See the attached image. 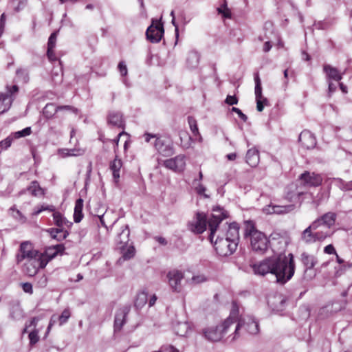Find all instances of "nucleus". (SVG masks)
Here are the masks:
<instances>
[{"label":"nucleus","instance_id":"6e6d98bb","mask_svg":"<svg viewBox=\"0 0 352 352\" xmlns=\"http://www.w3.org/2000/svg\"><path fill=\"white\" fill-rule=\"evenodd\" d=\"M232 111L235 112L238 114L239 117L243 121L246 122L248 120V116L244 114L241 109L236 107H232Z\"/></svg>","mask_w":352,"mask_h":352},{"label":"nucleus","instance_id":"c85d7f7f","mask_svg":"<svg viewBox=\"0 0 352 352\" xmlns=\"http://www.w3.org/2000/svg\"><path fill=\"white\" fill-rule=\"evenodd\" d=\"M122 166V161L116 155L115 159L109 164V168L112 171L113 177L116 182H118L120 175V169Z\"/></svg>","mask_w":352,"mask_h":352},{"label":"nucleus","instance_id":"b1692460","mask_svg":"<svg viewBox=\"0 0 352 352\" xmlns=\"http://www.w3.org/2000/svg\"><path fill=\"white\" fill-rule=\"evenodd\" d=\"M298 141L301 143L302 146L307 149L314 148L316 145L315 136L309 131L307 130L300 133Z\"/></svg>","mask_w":352,"mask_h":352},{"label":"nucleus","instance_id":"0e129e2a","mask_svg":"<svg viewBox=\"0 0 352 352\" xmlns=\"http://www.w3.org/2000/svg\"><path fill=\"white\" fill-rule=\"evenodd\" d=\"M320 226H323L322 224L321 219L320 218L315 220L309 226V227L314 230H316L318 228H319Z\"/></svg>","mask_w":352,"mask_h":352},{"label":"nucleus","instance_id":"4c0bfd02","mask_svg":"<svg viewBox=\"0 0 352 352\" xmlns=\"http://www.w3.org/2000/svg\"><path fill=\"white\" fill-rule=\"evenodd\" d=\"M120 250L122 254V257L124 261L131 259L135 255V250L134 247L131 245H128L126 247L123 248V249Z\"/></svg>","mask_w":352,"mask_h":352},{"label":"nucleus","instance_id":"1a4fd4ad","mask_svg":"<svg viewBox=\"0 0 352 352\" xmlns=\"http://www.w3.org/2000/svg\"><path fill=\"white\" fill-rule=\"evenodd\" d=\"M41 256V252L38 250H34L32 244L28 241H24L21 243L19 253L16 254V261L18 263L23 260L33 259Z\"/></svg>","mask_w":352,"mask_h":352},{"label":"nucleus","instance_id":"338daca9","mask_svg":"<svg viewBox=\"0 0 352 352\" xmlns=\"http://www.w3.org/2000/svg\"><path fill=\"white\" fill-rule=\"evenodd\" d=\"M324 252L327 254H332L336 253V250L333 245L329 244L324 248Z\"/></svg>","mask_w":352,"mask_h":352},{"label":"nucleus","instance_id":"e2e57ef3","mask_svg":"<svg viewBox=\"0 0 352 352\" xmlns=\"http://www.w3.org/2000/svg\"><path fill=\"white\" fill-rule=\"evenodd\" d=\"M22 288L25 293L32 294V285L30 283H25L22 284Z\"/></svg>","mask_w":352,"mask_h":352},{"label":"nucleus","instance_id":"09e8293b","mask_svg":"<svg viewBox=\"0 0 352 352\" xmlns=\"http://www.w3.org/2000/svg\"><path fill=\"white\" fill-rule=\"evenodd\" d=\"M58 36V32H52L47 42V49H54L56 46V39Z\"/></svg>","mask_w":352,"mask_h":352},{"label":"nucleus","instance_id":"69168bd1","mask_svg":"<svg viewBox=\"0 0 352 352\" xmlns=\"http://www.w3.org/2000/svg\"><path fill=\"white\" fill-rule=\"evenodd\" d=\"M47 56L48 58L52 61L57 60V58L54 54V49H47Z\"/></svg>","mask_w":352,"mask_h":352},{"label":"nucleus","instance_id":"a878e982","mask_svg":"<svg viewBox=\"0 0 352 352\" xmlns=\"http://www.w3.org/2000/svg\"><path fill=\"white\" fill-rule=\"evenodd\" d=\"M130 230L128 225H124L121 228V231L119 232L116 238L117 248L118 249H123L126 247L129 242Z\"/></svg>","mask_w":352,"mask_h":352},{"label":"nucleus","instance_id":"5fc2aeb1","mask_svg":"<svg viewBox=\"0 0 352 352\" xmlns=\"http://www.w3.org/2000/svg\"><path fill=\"white\" fill-rule=\"evenodd\" d=\"M192 280L195 283L199 284L206 282L207 280V278L204 274H199L197 276H193Z\"/></svg>","mask_w":352,"mask_h":352},{"label":"nucleus","instance_id":"f704fd0d","mask_svg":"<svg viewBox=\"0 0 352 352\" xmlns=\"http://www.w3.org/2000/svg\"><path fill=\"white\" fill-rule=\"evenodd\" d=\"M52 216L54 223L58 227V228H63L64 226L69 227L72 225V223L67 221L66 218H65L59 212L54 210Z\"/></svg>","mask_w":352,"mask_h":352},{"label":"nucleus","instance_id":"cd10ccee","mask_svg":"<svg viewBox=\"0 0 352 352\" xmlns=\"http://www.w3.org/2000/svg\"><path fill=\"white\" fill-rule=\"evenodd\" d=\"M239 225L233 222L229 224L228 231L226 234V238L234 241L236 243L239 241Z\"/></svg>","mask_w":352,"mask_h":352},{"label":"nucleus","instance_id":"9d476101","mask_svg":"<svg viewBox=\"0 0 352 352\" xmlns=\"http://www.w3.org/2000/svg\"><path fill=\"white\" fill-rule=\"evenodd\" d=\"M230 327L225 325L223 322L221 324L214 327H210L204 331L205 338L211 342H218L227 333Z\"/></svg>","mask_w":352,"mask_h":352},{"label":"nucleus","instance_id":"aec40b11","mask_svg":"<svg viewBox=\"0 0 352 352\" xmlns=\"http://www.w3.org/2000/svg\"><path fill=\"white\" fill-rule=\"evenodd\" d=\"M304 193L301 186H298L296 184H291L286 188L285 198L290 202L300 203V197Z\"/></svg>","mask_w":352,"mask_h":352},{"label":"nucleus","instance_id":"58836bf2","mask_svg":"<svg viewBox=\"0 0 352 352\" xmlns=\"http://www.w3.org/2000/svg\"><path fill=\"white\" fill-rule=\"evenodd\" d=\"M309 226H308L302 233V239L308 243L315 242L314 232Z\"/></svg>","mask_w":352,"mask_h":352},{"label":"nucleus","instance_id":"393cba45","mask_svg":"<svg viewBox=\"0 0 352 352\" xmlns=\"http://www.w3.org/2000/svg\"><path fill=\"white\" fill-rule=\"evenodd\" d=\"M107 123L109 125L122 129L125 127L123 115L120 111H110L107 116Z\"/></svg>","mask_w":352,"mask_h":352},{"label":"nucleus","instance_id":"bf43d9fd","mask_svg":"<svg viewBox=\"0 0 352 352\" xmlns=\"http://www.w3.org/2000/svg\"><path fill=\"white\" fill-rule=\"evenodd\" d=\"M58 228H50L48 230H47V232H48L50 235V236L54 239H58V237H60V236H58Z\"/></svg>","mask_w":352,"mask_h":352},{"label":"nucleus","instance_id":"e433bc0d","mask_svg":"<svg viewBox=\"0 0 352 352\" xmlns=\"http://www.w3.org/2000/svg\"><path fill=\"white\" fill-rule=\"evenodd\" d=\"M148 301V293L142 291L137 294L134 305L137 309L142 308Z\"/></svg>","mask_w":352,"mask_h":352},{"label":"nucleus","instance_id":"de8ad7c7","mask_svg":"<svg viewBox=\"0 0 352 352\" xmlns=\"http://www.w3.org/2000/svg\"><path fill=\"white\" fill-rule=\"evenodd\" d=\"M48 210L50 212H54L55 210V207L52 205H42L40 207H38L36 209L34 210L33 212V215H38L41 212Z\"/></svg>","mask_w":352,"mask_h":352},{"label":"nucleus","instance_id":"f03ea898","mask_svg":"<svg viewBox=\"0 0 352 352\" xmlns=\"http://www.w3.org/2000/svg\"><path fill=\"white\" fill-rule=\"evenodd\" d=\"M229 212L224 208L217 206L212 208V212L209 217L204 212H196L193 219L188 223V229L196 234L204 232L208 225L210 234L208 239L213 243V239L218 231L221 222L229 217Z\"/></svg>","mask_w":352,"mask_h":352},{"label":"nucleus","instance_id":"9b49d317","mask_svg":"<svg viewBox=\"0 0 352 352\" xmlns=\"http://www.w3.org/2000/svg\"><path fill=\"white\" fill-rule=\"evenodd\" d=\"M65 254V247L63 243H58L47 246L45 248L44 252H41L42 261H46V265L58 255H63Z\"/></svg>","mask_w":352,"mask_h":352},{"label":"nucleus","instance_id":"bb28decb","mask_svg":"<svg viewBox=\"0 0 352 352\" xmlns=\"http://www.w3.org/2000/svg\"><path fill=\"white\" fill-rule=\"evenodd\" d=\"M26 192H28L33 197L43 196L45 194L44 190L36 180L32 181L30 186L20 191L19 194L23 195Z\"/></svg>","mask_w":352,"mask_h":352},{"label":"nucleus","instance_id":"5701e85b","mask_svg":"<svg viewBox=\"0 0 352 352\" xmlns=\"http://www.w3.org/2000/svg\"><path fill=\"white\" fill-rule=\"evenodd\" d=\"M19 89H7L6 92L0 93V108H2L1 113L6 112L11 107L13 98L12 95Z\"/></svg>","mask_w":352,"mask_h":352},{"label":"nucleus","instance_id":"ea45409f","mask_svg":"<svg viewBox=\"0 0 352 352\" xmlns=\"http://www.w3.org/2000/svg\"><path fill=\"white\" fill-rule=\"evenodd\" d=\"M16 80L17 82L26 83L29 80V76L25 69H19L16 72Z\"/></svg>","mask_w":352,"mask_h":352},{"label":"nucleus","instance_id":"13d9d810","mask_svg":"<svg viewBox=\"0 0 352 352\" xmlns=\"http://www.w3.org/2000/svg\"><path fill=\"white\" fill-rule=\"evenodd\" d=\"M226 103L229 105H234L238 103V99L235 96L228 95L225 100Z\"/></svg>","mask_w":352,"mask_h":352},{"label":"nucleus","instance_id":"a19ab883","mask_svg":"<svg viewBox=\"0 0 352 352\" xmlns=\"http://www.w3.org/2000/svg\"><path fill=\"white\" fill-rule=\"evenodd\" d=\"M10 210L12 211V216L14 219L22 223L26 221V217L14 206L11 207Z\"/></svg>","mask_w":352,"mask_h":352},{"label":"nucleus","instance_id":"c03bdc74","mask_svg":"<svg viewBox=\"0 0 352 352\" xmlns=\"http://www.w3.org/2000/svg\"><path fill=\"white\" fill-rule=\"evenodd\" d=\"M32 133L31 127L28 126L23 130L16 131L14 133H12L11 135L14 138V139H18L23 137H26L29 135H30Z\"/></svg>","mask_w":352,"mask_h":352},{"label":"nucleus","instance_id":"864d4df0","mask_svg":"<svg viewBox=\"0 0 352 352\" xmlns=\"http://www.w3.org/2000/svg\"><path fill=\"white\" fill-rule=\"evenodd\" d=\"M58 236H60V238L58 237V239H56V240H57L58 241H61L64 239H65L69 234V232L66 230H65L64 228H59L58 229Z\"/></svg>","mask_w":352,"mask_h":352},{"label":"nucleus","instance_id":"603ef678","mask_svg":"<svg viewBox=\"0 0 352 352\" xmlns=\"http://www.w3.org/2000/svg\"><path fill=\"white\" fill-rule=\"evenodd\" d=\"M206 190V188L201 184H199L197 186L195 187V191L198 195H202L205 198H208L209 195L205 194Z\"/></svg>","mask_w":352,"mask_h":352},{"label":"nucleus","instance_id":"6ab92c4d","mask_svg":"<svg viewBox=\"0 0 352 352\" xmlns=\"http://www.w3.org/2000/svg\"><path fill=\"white\" fill-rule=\"evenodd\" d=\"M186 157L184 155H178L175 157L166 160L164 166L174 171H183L186 166Z\"/></svg>","mask_w":352,"mask_h":352},{"label":"nucleus","instance_id":"6e6552de","mask_svg":"<svg viewBox=\"0 0 352 352\" xmlns=\"http://www.w3.org/2000/svg\"><path fill=\"white\" fill-rule=\"evenodd\" d=\"M288 244L287 238L278 232H272L269 238V246L274 255L283 254Z\"/></svg>","mask_w":352,"mask_h":352},{"label":"nucleus","instance_id":"4d7b16f0","mask_svg":"<svg viewBox=\"0 0 352 352\" xmlns=\"http://www.w3.org/2000/svg\"><path fill=\"white\" fill-rule=\"evenodd\" d=\"M339 182L342 184L341 188L344 190H352V181L349 182H344L342 179H338Z\"/></svg>","mask_w":352,"mask_h":352},{"label":"nucleus","instance_id":"f8f14e48","mask_svg":"<svg viewBox=\"0 0 352 352\" xmlns=\"http://www.w3.org/2000/svg\"><path fill=\"white\" fill-rule=\"evenodd\" d=\"M298 182L305 187H317L321 185L322 177L319 174L305 171L299 176Z\"/></svg>","mask_w":352,"mask_h":352},{"label":"nucleus","instance_id":"39448f33","mask_svg":"<svg viewBox=\"0 0 352 352\" xmlns=\"http://www.w3.org/2000/svg\"><path fill=\"white\" fill-rule=\"evenodd\" d=\"M64 111L78 113V109L71 105L56 106L54 103H47L43 109V114L46 119H52L54 117H62L60 114Z\"/></svg>","mask_w":352,"mask_h":352},{"label":"nucleus","instance_id":"dca6fc26","mask_svg":"<svg viewBox=\"0 0 352 352\" xmlns=\"http://www.w3.org/2000/svg\"><path fill=\"white\" fill-rule=\"evenodd\" d=\"M301 261L305 267L304 272L305 278L308 280L312 279L316 276V273L313 270V267L317 263L316 258L306 252H303L301 254Z\"/></svg>","mask_w":352,"mask_h":352},{"label":"nucleus","instance_id":"3c124183","mask_svg":"<svg viewBox=\"0 0 352 352\" xmlns=\"http://www.w3.org/2000/svg\"><path fill=\"white\" fill-rule=\"evenodd\" d=\"M13 140H14V138L11 135H9L6 139H4L0 142V147L2 149H7L8 148H9L11 146Z\"/></svg>","mask_w":352,"mask_h":352},{"label":"nucleus","instance_id":"2eb2a0df","mask_svg":"<svg viewBox=\"0 0 352 352\" xmlns=\"http://www.w3.org/2000/svg\"><path fill=\"white\" fill-rule=\"evenodd\" d=\"M45 266L46 261H42L41 256H40L27 261L23 267V272L29 276H34L37 274L39 269H43Z\"/></svg>","mask_w":352,"mask_h":352},{"label":"nucleus","instance_id":"7c9ffc66","mask_svg":"<svg viewBox=\"0 0 352 352\" xmlns=\"http://www.w3.org/2000/svg\"><path fill=\"white\" fill-rule=\"evenodd\" d=\"M239 307L236 301H233L232 303V309L230 316L226 320H224L225 325H228L230 327L236 321H239Z\"/></svg>","mask_w":352,"mask_h":352},{"label":"nucleus","instance_id":"a211bd4d","mask_svg":"<svg viewBox=\"0 0 352 352\" xmlns=\"http://www.w3.org/2000/svg\"><path fill=\"white\" fill-rule=\"evenodd\" d=\"M267 303L273 311L281 312L286 307L287 298L281 294H276L268 298Z\"/></svg>","mask_w":352,"mask_h":352},{"label":"nucleus","instance_id":"49530a36","mask_svg":"<svg viewBox=\"0 0 352 352\" xmlns=\"http://www.w3.org/2000/svg\"><path fill=\"white\" fill-rule=\"evenodd\" d=\"M28 338L30 340V345L31 346H34L39 340L38 330L36 329H34L32 331L29 333Z\"/></svg>","mask_w":352,"mask_h":352},{"label":"nucleus","instance_id":"c9c22d12","mask_svg":"<svg viewBox=\"0 0 352 352\" xmlns=\"http://www.w3.org/2000/svg\"><path fill=\"white\" fill-rule=\"evenodd\" d=\"M200 56L197 52H190L187 57L186 63L190 69L196 68L199 63Z\"/></svg>","mask_w":352,"mask_h":352},{"label":"nucleus","instance_id":"423d86ee","mask_svg":"<svg viewBox=\"0 0 352 352\" xmlns=\"http://www.w3.org/2000/svg\"><path fill=\"white\" fill-rule=\"evenodd\" d=\"M153 145L157 152L164 157H170L175 153L173 142L168 136L159 135Z\"/></svg>","mask_w":352,"mask_h":352},{"label":"nucleus","instance_id":"4be33fe9","mask_svg":"<svg viewBox=\"0 0 352 352\" xmlns=\"http://www.w3.org/2000/svg\"><path fill=\"white\" fill-rule=\"evenodd\" d=\"M295 208L294 204L280 206L270 204L265 206L263 209V212L267 214H284L292 211Z\"/></svg>","mask_w":352,"mask_h":352},{"label":"nucleus","instance_id":"412c9836","mask_svg":"<svg viewBox=\"0 0 352 352\" xmlns=\"http://www.w3.org/2000/svg\"><path fill=\"white\" fill-rule=\"evenodd\" d=\"M129 311L130 307L128 306L123 307L116 311L113 324L114 332L121 331L122 327L126 322V316Z\"/></svg>","mask_w":352,"mask_h":352},{"label":"nucleus","instance_id":"c756f323","mask_svg":"<svg viewBox=\"0 0 352 352\" xmlns=\"http://www.w3.org/2000/svg\"><path fill=\"white\" fill-rule=\"evenodd\" d=\"M245 160L247 164L251 167H256L259 162V152L255 148H250L246 153Z\"/></svg>","mask_w":352,"mask_h":352},{"label":"nucleus","instance_id":"37998d69","mask_svg":"<svg viewBox=\"0 0 352 352\" xmlns=\"http://www.w3.org/2000/svg\"><path fill=\"white\" fill-rule=\"evenodd\" d=\"M188 122L190 126V129L194 135H199V132L197 126V120L192 116L188 117Z\"/></svg>","mask_w":352,"mask_h":352},{"label":"nucleus","instance_id":"2f4dec72","mask_svg":"<svg viewBox=\"0 0 352 352\" xmlns=\"http://www.w3.org/2000/svg\"><path fill=\"white\" fill-rule=\"evenodd\" d=\"M255 97L258 111L261 112L265 106H270L268 99L262 94V89H255Z\"/></svg>","mask_w":352,"mask_h":352},{"label":"nucleus","instance_id":"f3484780","mask_svg":"<svg viewBox=\"0 0 352 352\" xmlns=\"http://www.w3.org/2000/svg\"><path fill=\"white\" fill-rule=\"evenodd\" d=\"M166 276L173 292H179L182 289L181 282L184 277V273L178 270H173L168 272Z\"/></svg>","mask_w":352,"mask_h":352},{"label":"nucleus","instance_id":"ddd939ff","mask_svg":"<svg viewBox=\"0 0 352 352\" xmlns=\"http://www.w3.org/2000/svg\"><path fill=\"white\" fill-rule=\"evenodd\" d=\"M323 71L329 81L328 88H336V85H333V81L338 82L340 88H346L342 82H340V80L342 79V74L340 73L337 68L326 64L323 66Z\"/></svg>","mask_w":352,"mask_h":352},{"label":"nucleus","instance_id":"7ed1b4c3","mask_svg":"<svg viewBox=\"0 0 352 352\" xmlns=\"http://www.w3.org/2000/svg\"><path fill=\"white\" fill-rule=\"evenodd\" d=\"M245 237H250L252 250L257 254H264L269 247V239L266 235L256 230L252 221H248L244 232Z\"/></svg>","mask_w":352,"mask_h":352},{"label":"nucleus","instance_id":"680f3d73","mask_svg":"<svg viewBox=\"0 0 352 352\" xmlns=\"http://www.w3.org/2000/svg\"><path fill=\"white\" fill-rule=\"evenodd\" d=\"M68 148L60 149L59 153L62 155V157H65L68 156H78L79 153H69Z\"/></svg>","mask_w":352,"mask_h":352},{"label":"nucleus","instance_id":"774afa93","mask_svg":"<svg viewBox=\"0 0 352 352\" xmlns=\"http://www.w3.org/2000/svg\"><path fill=\"white\" fill-rule=\"evenodd\" d=\"M163 350L165 352H179V350L172 345L163 347Z\"/></svg>","mask_w":352,"mask_h":352},{"label":"nucleus","instance_id":"f257e3e1","mask_svg":"<svg viewBox=\"0 0 352 352\" xmlns=\"http://www.w3.org/2000/svg\"><path fill=\"white\" fill-rule=\"evenodd\" d=\"M257 276H265L268 274L275 276L276 282L284 285L293 277L296 264L293 254L273 255L251 265Z\"/></svg>","mask_w":352,"mask_h":352},{"label":"nucleus","instance_id":"4468645a","mask_svg":"<svg viewBox=\"0 0 352 352\" xmlns=\"http://www.w3.org/2000/svg\"><path fill=\"white\" fill-rule=\"evenodd\" d=\"M164 33V30L162 23L156 21L154 24L153 21L152 24L147 28L146 32V38L151 43H159Z\"/></svg>","mask_w":352,"mask_h":352},{"label":"nucleus","instance_id":"8fccbe9b","mask_svg":"<svg viewBox=\"0 0 352 352\" xmlns=\"http://www.w3.org/2000/svg\"><path fill=\"white\" fill-rule=\"evenodd\" d=\"M71 314L69 310L67 309H64L62 314L58 318L60 325L66 323L68 319L69 318Z\"/></svg>","mask_w":352,"mask_h":352},{"label":"nucleus","instance_id":"052dcab7","mask_svg":"<svg viewBox=\"0 0 352 352\" xmlns=\"http://www.w3.org/2000/svg\"><path fill=\"white\" fill-rule=\"evenodd\" d=\"M6 24V14L3 13L0 16V37L2 36L4 32V28Z\"/></svg>","mask_w":352,"mask_h":352},{"label":"nucleus","instance_id":"72a5a7b5","mask_svg":"<svg viewBox=\"0 0 352 352\" xmlns=\"http://www.w3.org/2000/svg\"><path fill=\"white\" fill-rule=\"evenodd\" d=\"M83 200L81 198L78 199L75 203L74 221L76 223H79L83 218L82 214Z\"/></svg>","mask_w":352,"mask_h":352},{"label":"nucleus","instance_id":"0eeeda50","mask_svg":"<svg viewBox=\"0 0 352 352\" xmlns=\"http://www.w3.org/2000/svg\"><path fill=\"white\" fill-rule=\"evenodd\" d=\"M243 328L248 333L256 335L259 332L258 322L252 316H244L239 318L238 323L235 327L234 337L238 334V331Z\"/></svg>","mask_w":352,"mask_h":352},{"label":"nucleus","instance_id":"20e7f679","mask_svg":"<svg viewBox=\"0 0 352 352\" xmlns=\"http://www.w3.org/2000/svg\"><path fill=\"white\" fill-rule=\"evenodd\" d=\"M217 253L221 256H228L232 254L236 250L238 243L234 241L230 240L219 233L215 241L211 243Z\"/></svg>","mask_w":352,"mask_h":352},{"label":"nucleus","instance_id":"a18cd8bd","mask_svg":"<svg viewBox=\"0 0 352 352\" xmlns=\"http://www.w3.org/2000/svg\"><path fill=\"white\" fill-rule=\"evenodd\" d=\"M330 236L329 229H326V230H319L314 232V239L315 242L317 241H323L327 236Z\"/></svg>","mask_w":352,"mask_h":352},{"label":"nucleus","instance_id":"473e14b6","mask_svg":"<svg viewBox=\"0 0 352 352\" xmlns=\"http://www.w3.org/2000/svg\"><path fill=\"white\" fill-rule=\"evenodd\" d=\"M336 214L334 212H329L324 214L320 217L322 221V224L325 227V229H329L332 226L336 220Z\"/></svg>","mask_w":352,"mask_h":352},{"label":"nucleus","instance_id":"79ce46f5","mask_svg":"<svg viewBox=\"0 0 352 352\" xmlns=\"http://www.w3.org/2000/svg\"><path fill=\"white\" fill-rule=\"evenodd\" d=\"M118 69L120 74V76L123 78L122 81L125 84L126 86H128V84L126 82L125 77L128 74V69L126 67V64L124 61H120L118 65Z\"/></svg>","mask_w":352,"mask_h":352}]
</instances>
